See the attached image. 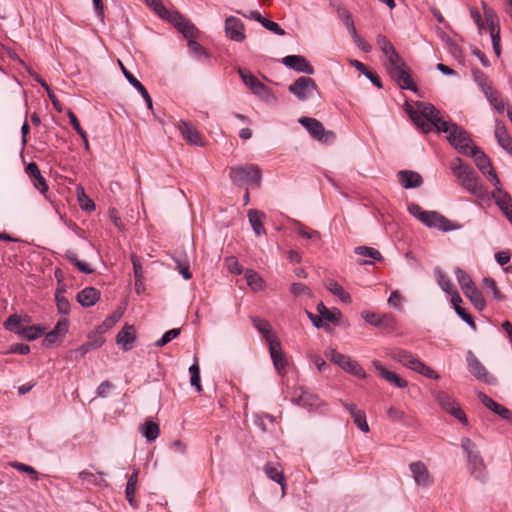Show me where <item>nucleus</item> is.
Returning a JSON list of instances; mask_svg holds the SVG:
<instances>
[{"instance_id":"f257e3e1","label":"nucleus","mask_w":512,"mask_h":512,"mask_svg":"<svg viewBox=\"0 0 512 512\" xmlns=\"http://www.w3.org/2000/svg\"><path fill=\"white\" fill-rule=\"evenodd\" d=\"M451 169L454 176L461 182L463 188L479 198L484 197V187L470 166L464 164L460 158H456L452 163Z\"/></svg>"},{"instance_id":"f03ea898","label":"nucleus","mask_w":512,"mask_h":512,"mask_svg":"<svg viewBox=\"0 0 512 512\" xmlns=\"http://www.w3.org/2000/svg\"><path fill=\"white\" fill-rule=\"evenodd\" d=\"M461 447L466 453L470 475L481 483H486L488 478L487 467L475 443L470 438L461 440Z\"/></svg>"},{"instance_id":"7ed1b4c3","label":"nucleus","mask_w":512,"mask_h":512,"mask_svg":"<svg viewBox=\"0 0 512 512\" xmlns=\"http://www.w3.org/2000/svg\"><path fill=\"white\" fill-rule=\"evenodd\" d=\"M229 178L236 186H252L259 188L262 181L261 169L256 164L236 165L230 167Z\"/></svg>"},{"instance_id":"20e7f679","label":"nucleus","mask_w":512,"mask_h":512,"mask_svg":"<svg viewBox=\"0 0 512 512\" xmlns=\"http://www.w3.org/2000/svg\"><path fill=\"white\" fill-rule=\"evenodd\" d=\"M325 356L329 358V360L332 363L338 365L347 373H350L351 375L356 376L360 379L366 378L367 375L363 368L358 364V362L353 360L350 356L339 353L333 348H329L325 352Z\"/></svg>"},{"instance_id":"39448f33","label":"nucleus","mask_w":512,"mask_h":512,"mask_svg":"<svg viewBox=\"0 0 512 512\" xmlns=\"http://www.w3.org/2000/svg\"><path fill=\"white\" fill-rule=\"evenodd\" d=\"M298 122L319 142L331 144L336 139V134L331 130H325L323 124L316 118L301 117Z\"/></svg>"},{"instance_id":"423d86ee","label":"nucleus","mask_w":512,"mask_h":512,"mask_svg":"<svg viewBox=\"0 0 512 512\" xmlns=\"http://www.w3.org/2000/svg\"><path fill=\"white\" fill-rule=\"evenodd\" d=\"M474 159L478 169L487 177V179L496 187L500 186V180L492 166L489 157L476 145H472L468 155Z\"/></svg>"},{"instance_id":"0eeeda50","label":"nucleus","mask_w":512,"mask_h":512,"mask_svg":"<svg viewBox=\"0 0 512 512\" xmlns=\"http://www.w3.org/2000/svg\"><path fill=\"white\" fill-rule=\"evenodd\" d=\"M446 139L463 155H468V151L471 149L472 145H474L470 134L458 124L452 125V130L450 134L446 136Z\"/></svg>"},{"instance_id":"6e6552de","label":"nucleus","mask_w":512,"mask_h":512,"mask_svg":"<svg viewBox=\"0 0 512 512\" xmlns=\"http://www.w3.org/2000/svg\"><path fill=\"white\" fill-rule=\"evenodd\" d=\"M434 395L435 399L437 400L438 404L441 406L443 410L454 416L464 425L468 424V419L464 411L456 403L455 399L450 394L444 391H438Z\"/></svg>"},{"instance_id":"1a4fd4ad","label":"nucleus","mask_w":512,"mask_h":512,"mask_svg":"<svg viewBox=\"0 0 512 512\" xmlns=\"http://www.w3.org/2000/svg\"><path fill=\"white\" fill-rule=\"evenodd\" d=\"M298 100L305 101L314 91H318V86L314 79L306 76L297 78L288 88Z\"/></svg>"},{"instance_id":"9d476101","label":"nucleus","mask_w":512,"mask_h":512,"mask_svg":"<svg viewBox=\"0 0 512 512\" xmlns=\"http://www.w3.org/2000/svg\"><path fill=\"white\" fill-rule=\"evenodd\" d=\"M421 222L429 228H437L444 232L460 228L459 224L450 221L436 211H426L421 218Z\"/></svg>"},{"instance_id":"9b49d317","label":"nucleus","mask_w":512,"mask_h":512,"mask_svg":"<svg viewBox=\"0 0 512 512\" xmlns=\"http://www.w3.org/2000/svg\"><path fill=\"white\" fill-rule=\"evenodd\" d=\"M467 363L469 372L475 378L486 384L496 383V378L488 373L485 366L479 361L472 351H468L467 353Z\"/></svg>"},{"instance_id":"f8f14e48","label":"nucleus","mask_w":512,"mask_h":512,"mask_svg":"<svg viewBox=\"0 0 512 512\" xmlns=\"http://www.w3.org/2000/svg\"><path fill=\"white\" fill-rule=\"evenodd\" d=\"M243 22L234 16H229L225 20L226 36L235 42H243L246 38Z\"/></svg>"},{"instance_id":"ddd939ff","label":"nucleus","mask_w":512,"mask_h":512,"mask_svg":"<svg viewBox=\"0 0 512 512\" xmlns=\"http://www.w3.org/2000/svg\"><path fill=\"white\" fill-rule=\"evenodd\" d=\"M281 62L288 68L308 75L314 74L313 66L302 55H287L282 58Z\"/></svg>"},{"instance_id":"4468645a","label":"nucleus","mask_w":512,"mask_h":512,"mask_svg":"<svg viewBox=\"0 0 512 512\" xmlns=\"http://www.w3.org/2000/svg\"><path fill=\"white\" fill-rule=\"evenodd\" d=\"M492 198L495 200L496 205L504 213L507 219L512 223V197L504 191L500 186H496L492 192Z\"/></svg>"},{"instance_id":"2eb2a0df","label":"nucleus","mask_w":512,"mask_h":512,"mask_svg":"<svg viewBox=\"0 0 512 512\" xmlns=\"http://www.w3.org/2000/svg\"><path fill=\"white\" fill-rule=\"evenodd\" d=\"M177 127L182 137L186 140L188 144L204 146L202 135L192 124H190L187 121L180 120Z\"/></svg>"},{"instance_id":"dca6fc26","label":"nucleus","mask_w":512,"mask_h":512,"mask_svg":"<svg viewBox=\"0 0 512 512\" xmlns=\"http://www.w3.org/2000/svg\"><path fill=\"white\" fill-rule=\"evenodd\" d=\"M238 74L244 84L251 90L253 94L261 97L264 93L269 92L268 87L260 82L258 78L251 74L248 70L244 68H238Z\"/></svg>"},{"instance_id":"f3484780","label":"nucleus","mask_w":512,"mask_h":512,"mask_svg":"<svg viewBox=\"0 0 512 512\" xmlns=\"http://www.w3.org/2000/svg\"><path fill=\"white\" fill-rule=\"evenodd\" d=\"M120 69L127 81L142 95L149 110L153 111V101L144 85L118 60Z\"/></svg>"},{"instance_id":"a211bd4d","label":"nucleus","mask_w":512,"mask_h":512,"mask_svg":"<svg viewBox=\"0 0 512 512\" xmlns=\"http://www.w3.org/2000/svg\"><path fill=\"white\" fill-rule=\"evenodd\" d=\"M388 73L401 89L411 90L413 92L417 91V86L414 84L408 73L407 65L398 69L391 70Z\"/></svg>"},{"instance_id":"6ab92c4d","label":"nucleus","mask_w":512,"mask_h":512,"mask_svg":"<svg viewBox=\"0 0 512 512\" xmlns=\"http://www.w3.org/2000/svg\"><path fill=\"white\" fill-rule=\"evenodd\" d=\"M269 352L274 367L281 375H284L286 373L288 362L278 340H275L269 344Z\"/></svg>"},{"instance_id":"aec40b11","label":"nucleus","mask_w":512,"mask_h":512,"mask_svg":"<svg viewBox=\"0 0 512 512\" xmlns=\"http://www.w3.org/2000/svg\"><path fill=\"white\" fill-rule=\"evenodd\" d=\"M409 468L417 485L427 487L432 483L429 471L423 462H412Z\"/></svg>"},{"instance_id":"412c9836","label":"nucleus","mask_w":512,"mask_h":512,"mask_svg":"<svg viewBox=\"0 0 512 512\" xmlns=\"http://www.w3.org/2000/svg\"><path fill=\"white\" fill-rule=\"evenodd\" d=\"M478 398L486 408L490 409L501 418L512 422V411H510L508 408L498 404L483 392L478 393Z\"/></svg>"},{"instance_id":"4be33fe9","label":"nucleus","mask_w":512,"mask_h":512,"mask_svg":"<svg viewBox=\"0 0 512 512\" xmlns=\"http://www.w3.org/2000/svg\"><path fill=\"white\" fill-rule=\"evenodd\" d=\"M372 364L375 370L378 372L379 376L386 380L387 382L395 385L398 388L407 387L408 383L405 379L401 378L396 373L386 369L379 360H374Z\"/></svg>"},{"instance_id":"5701e85b","label":"nucleus","mask_w":512,"mask_h":512,"mask_svg":"<svg viewBox=\"0 0 512 512\" xmlns=\"http://www.w3.org/2000/svg\"><path fill=\"white\" fill-rule=\"evenodd\" d=\"M494 134L498 144L510 155H512V137L508 133L505 124L499 119L495 120Z\"/></svg>"},{"instance_id":"b1692460","label":"nucleus","mask_w":512,"mask_h":512,"mask_svg":"<svg viewBox=\"0 0 512 512\" xmlns=\"http://www.w3.org/2000/svg\"><path fill=\"white\" fill-rule=\"evenodd\" d=\"M397 175L401 186L405 189L417 188L423 183L421 175L415 171L401 170Z\"/></svg>"},{"instance_id":"393cba45","label":"nucleus","mask_w":512,"mask_h":512,"mask_svg":"<svg viewBox=\"0 0 512 512\" xmlns=\"http://www.w3.org/2000/svg\"><path fill=\"white\" fill-rule=\"evenodd\" d=\"M135 339L134 327L128 324H125L116 336L117 344L120 345L124 351L132 349Z\"/></svg>"},{"instance_id":"a878e982","label":"nucleus","mask_w":512,"mask_h":512,"mask_svg":"<svg viewBox=\"0 0 512 512\" xmlns=\"http://www.w3.org/2000/svg\"><path fill=\"white\" fill-rule=\"evenodd\" d=\"M77 302L83 307H91L100 299V291L95 287H86L77 294Z\"/></svg>"},{"instance_id":"bb28decb","label":"nucleus","mask_w":512,"mask_h":512,"mask_svg":"<svg viewBox=\"0 0 512 512\" xmlns=\"http://www.w3.org/2000/svg\"><path fill=\"white\" fill-rule=\"evenodd\" d=\"M329 6L337 14L346 28H349L350 25H354L351 13L341 0H329Z\"/></svg>"},{"instance_id":"cd10ccee","label":"nucleus","mask_w":512,"mask_h":512,"mask_svg":"<svg viewBox=\"0 0 512 512\" xmlns=\"http://www.w3.org/2000/svg\"><path fill=\"white\" fill-rule=\"evenodd\" d=\"M315 396L305 391L302 387L294 388L291 401L302 407H312L315 404Z\"/></svg>"},{"instance_id":"c85d7f7f","label":"nucleus","mask_w":512,"mask_h":512,"mask_svg":"<svg viewBox=\"0 0 512 512\" xmlns=\"http://www.w3.org/2000/svg\"><path fill=\"white\" fill-rule=\"evenodd\" d=\"M251 321L253 326L263 335L268 344L277 340L271 329V325L267 320L254 316L251 317Z\"/></svg>"},{"instance_id":"c756f323","label":"nucleus","mask_w":512,"mask_h":512,"mask_svg":"<svg viewBox=\"0 0 512 512\" xmlns=\"http://www.w3.org/2000/svg\"><path fill=\"white\" fill-rule=\"evenodd\" d=\"M317 312L321 315L322 320L337 324L341 318V311L338 308L328 309L323 302L317 304Z\"/></svg>"},{"instance_id":"7c9ffc66","label":"nucleus","mask_w":512,"mask_h":512,"mask_svg":"<svg viewBox=\"0 0 512 512\" xmlns=\"http://www.w3.org/2000/svg\"><path fill=\"white\" fill-rule=\"evenodd\" d=\"M249 222L253 228V231L257 236L265 233V229L262 224V220L265 218V214L256 209H250L248 211Z\"/></svg>"},{"instance_id":"2f4dec72","label":"nucleus","mask_w":512,"mask_h":512,"mask_svg":"<svg viewBox=\"0 0 512 512\" xmlns=\"http://www.w3.org/2000/svg\"><path fill=\"white\" fill-rule=\"evenodd\" d=\"M173 260L176 263V268L179 273L185 280H189L192 278V273L190 272V262L186 255H182L179 251H176V254L173 256Z\"/></svg>"},{"instance_id":"473e14b6","label":"nucleus","mask_w":512,"mask_h":512,"mask_svg":"<svg viewBox=\"0 0 512 512\" xmlns=\"http://www.w3.org/2000/svg\"><path fill=\"white\" fill-rule=\"evenodd\" d=\"M325 287L333 295L337 296L343 303H351V296L344 288L335 280L329 279Z\"/></svg>"},{"instance_id":"72a5a7b5","label":"nucleus","mask_w":512,"mask_h":512,"mask_svg":"<svg viewBox=\"0 0 512 512\" xmlns=\"http://www.w3.org/2000/svg\"><path fill=\"white\" fill-rule=\"evenodd\" d=\"M417 108L420 110L421 119L427 120L431 124L439 117V110L434 105L425 102H417Z\"/></svg>"},{"instance_id":"f704fd0d","label":"nucleus","mask_w":512,"mask_h":512,"mask_svg":"<svg viewBox=\"0 0 512 512\" xmlns=\"http://www.w3.org/2000/svg\"><path fill=\"white\" fill-rule=\"evenodd\" d=\"M140 432L148 442H152L159 436L160 428L156 422L147 420L140 426Z\"/></svg>"},{"instance_id":"c9c22d12","label":"nucleus","mask_w":512,"mask_h":512,"mask_svg":"<svg viewBox=\"0 0 512 512\" xmlns=\"http://www.w3.org/2000/svg\"><path fill=\"white\" fill-rule=\"evenodd\" d=\"M17 334L23 339L33 341L44 334V329L36 325L22 326L17 329Z\"/></svg>"},{"instance_id":"e433bc0d","label":"nucleus","mask_w":512,"mask_h":512,"mask_svg":"<svg viewBox=\"0 0 512 512\" xmlns=\"http://www.w3.org/2000/svg\"><path fill=\"white\" fill-rule=\"evenodd\" d=\"M264 471L269 479H271L274 482L281 485V489L284 494L285 488H286V483H285V476H284L283 472L280 471L277 467H275L271 463H268L265 465Z\"/></svg>"},{"instance_id":"4c0bfd02","label":"nucleus","mask_w":512,"mask_h":512,"mask_svg":"<svg viewBox=\"0 0 512 512\" xmlns=\"http://www.w3.org/2000/svg\"><path fill=\"white\" fill-rule=\"evenodd\" d=\"M454 273L463 293L471 290L476 286L470 275L466 273L462 268L456 267Z\"/></svg>"},{"instance_id":"58836bf2","label":"nucleus","mask_w":512,"mask_h":512,"mask_svg":"<svg viewBox=\"0 0 512 512\" xmlns=\"http://www.w3.org/2000/svg\"><path fill=\"white\" fill-rule=\"evenodd\" d=\"M362 317L365 319L367 323L373 326H381L393 321V318L388 314L364 312L362 313Z\"/></svg>"},{"instance_id":"ea45409f","label":"nucleus","mask_w":512,"mask_h":512,"mask_svg":"<svg viewBox=\"0 0 512 512\" xmlns=\"http://www.w3.org/2000/svg\"><path fill=\"white\" fill-rule=\"evenodd\" d=\"M350 63L358 71L363 73L377 88H382V82L379 76L376 73L368 70V68L362 62L358 60H351Z\"/></svg>"},{"instance_id":"a19ab883","label":"nucleus","mask_w":512,"mask_h":512,"mask_svg":"<svg viewBox=\"0 0 512 512\" xmlns=\"http://www.w3.org/2000/svg\"><path fill=\"white\" fill-rule=\"evenodd\" d=\"M464 295L469 298L471 303L478 311H483L486 307V302L482 293L478 290L477 286L473 287L471 290L466 291Z\"/></svg>"},{"instance_id":"79ce46f5","label":"nucleus","mask_w":512,"mask_h":512,"mask_svg":"<svg viewBox=\"0 0 512 512\" xmlns=\"http://www.w3.org/2000/svg\"><path fill=\"white\" fill-rule=\"evenodd\" d=\"M30 75L34 78L35 81H37L47 92L48 94V97L49 99L51 100L54 108L58 111V112H62V104L60 103V101L57 99L56 95L54 94V92L51 90L50 86L47 84V82L45 80H43L38 74L36 73H32V72H29Z\"/></svg>"},{"instance_id":"37998d69","label":"nucleus","mask_w":512,"mask_h":512,"mask_svg":"<svg viewBox=\"0 0 512 512\" xmlns=\"http://www.w3.org/2000/svg\"><path fill=\"white\" fill-rule=\"evenodd\" d=\"M64 257L73 265H75L77 269L82 273L92 274L94 272V269H92L87 263L78 259L77 254L73 250H67L64 254Z\"/></svg>"},{"instance_id":"c03bdc74","label":"nucleus","mask_w":512,"mask_h":512,"mask_svg":"<svg viewBox=\"0 0 512 512\" xmlns=\"http://www.w3.org/2000/svg\"><path fill=\"white\" fill-rule=\"evenodd\" d=\"M389 355L393 360L401 363L406 367H409L414 359V356L410 352L400 348L391 349Z\"/></svg>"},{"instance_id":"a18cd8bd","label":"nucleus","mask_w":512,"mask_h":512,"mask_svg":"<svg viewBox=\"0 0 512 512\" xmlns=\"http://www.w3.org/2000/svg\"><path fill=\"white\" fill-rule=\"evenodd\" d=\"M177 30L188 41L196 39L200 34V31L198 30V28L188 19H186V21L180 27H178Z\"/></svg>"},{"instance_id":"49530a36","label":"nucleus","mask_w":512,"mask_h":512,"mask_svg":"<svg viewBox=\"0 0 512 512\" xmlns=\"http://www.w3.org/2000/svg\"><path fill=\"white\" fill-rule=\"evenodd\" d=\"M245 279L247 284L251 289L258 291L263 287V279L261 276L252 269H247L244 272Z\"/></svg>"},{"instance_id":"de8ad7c7","label":"nucleus","mask_w":512,"mask_h":512,"mask_svg":"<svg viewBox=\"0 0 512 512\" xmlns=\"http://www.w3.org/2000/svg\"><path fill=\"white\" fill-rule=\"evenodd\" d=\"M434 274L437 280L438 285L441 287V289L445 293H450L453 289H455L454 285L452 284L451 280L448 278V276L438 267L434 269Z\"/></svg>"},{"instance_id":"09e8293b","label":"nucleus","mask_w":512,"mask_h":512,"mask_svg":"<svg viewBox=\"0 0 512 512\" xmlns=\"http://www.w3.org/2000/svg\"><path fill=\"white\" fill-rule=\"evenodd\" d=\"M131 261L133 264V271H134V277H135V289L136 292L139 294L138 285H142L144 275H143V268L140 263V260L136 254L131 255Z\"/></svg>"},{"instance_id":"8fccbe9b","label":"nucleus","mask_w":512,"mask_h":512,"mask_svg":"<svg viewBox=\"0 0 512 512\" xmlns=\"http://www.w3.org/2000/svg\"><path fill=\"white\" fill-rule=\"evenodd\" d=\"M159 17L173 24L176 29L186 21V18L178 11H169L168 9H166V13H161Z\"/></svg>"},{"instance_id":"3c124183","label":"nucleus","mask_w":512,"mask_h":512,"mask_svg":"<svg viewBox=\"0 0 512 512\" xmlns=\"http://www.w3.org/2000/svg\"><path fill=\"white\" fill-rule=\"evenodd\" d=\"M376 44L382 51V53L385 55V57L391 55L396 51L393 44L390 42V40L383 34H378L376 36Z\"/></svg>"},{"instance_id":"603ef678","label":"nucleus","mask_w":512,"mask_h":512,"mask_svg":"<svg viewBox=\"0 0 512 512\" xmlns=\"http://www.w3.org/2000/svg\"><path fill=\"white\" fill-rule=\"evenodd\" d=\"M388 418L393 422H400L404 425H409L410 421L408 416L399 408L390 407L387 410Z\"/></svg>"},{"instance_id":"864d4df0","label":"nucleus","mask_w":512,"mask_h":512,"mask_svg":"<svg viewBox=\"0 0 512 512\" xmlns=\"http://www.w3.org/2000/svg\"><path fill=\"white\" fill-rule=\"evenodd\" d=\"M77 196L80 207L85 211H94L95 203L85 194L83 187H77Z\"/></svg>"},{"instance_id":"5fc2aeb1","label":"nucleus","mask_w":512,"mask_h":512,"mask_svg":"<svg viewBox=\"0 0 512 512\" xmlns=\"http://www.w3.org/2000/svg\"><path fill=\"white\" fill-rule=\"evenodd\" d=\"M103 475V472H98V475L88 471H82L79 473V477L88 483L106 486L105 480L102 478Z\"/></svg>"},{"instance_id":"6e6d98bb","label":"nucleus","mask_w":512,"mask_h":512,"mask_svg":"<svg viewBox=\"0 0 512 512\" xmlns=\"http://www.w3.org/2000/svg\"><path fill=\"white\" fill-rule=\"evenodd\" d=\"M189 373H190V384L191 386L195 387V389L200 392L202 390L201 386V380H200V368L195 361L190 367H189Z\"/></svg>"},{"instance_id":"4d7b16f0","label":"nucleus","mask_w":512,"mask_h":512,"mask_svg":"<svg viewBox=\"0 0 512 512\" xmlns=\"http://www.w3.org/2000/svg\"><path fill=\"white\" fill-rule=\"evenodd\" d=\"M386 60H387L386 69L388 72L391 70L406 66L405 61L403 60V58L399 55V53L397 51H395L391 55L387 56Z\"/></svg>"},{"instance_id":"13d9d810","label":"nucleus","mask_w":512,"mask_h":512,"mask_svg":"<svg viewBox=\"0 0 512 512\" xmlns=\"http://www.w3.org/2000/svg\"><path fill=\"white\" fill-rule=\"evenodd\" d=\"M10 465L19 472L27 473L33 482L38 481V472L32 466L17 461L11 462Z\"/></svg>"},{"instance_id":"bf43d9fd","label":"nucleus","mask_w":512,"mask_h":512,"mask_svg":"<svg viewBox=\"0 0 512 512\" xmlns=\"http://www.w3.org/2000/svg\"><path fill=\"white\" fill-rule=\"evenodd\" d=\"M348 32L351 34L355 44L364 52L368 53L371 51V45L368 44L366 41H364L358 34L355 24L350 25L349 28H347Z\"/></svg>"},{"instance_id":"052dcab7","label":"nucleus","mask_w":512,"mask_h":512,"mask_svg":"<svg viewBox=\"0 0 512 512\" xmlns=\"http://www.w3.org/2000/svg\"><path fill=\"white\" fill-rule=\"evenodd\" d=\"M123 312L120 310H117L113 312L109 317H107L104 322L99 325V329H101V333L106 332L107 330L111 329L122 317Z\"/></svg>"},{"instance_id":"680f3d73","label":"nucleus","mask_w":512,"mask_h":512,"mask_svg":"<svg viewBox=\"0 0 512 512\" xmlns=\"http://www.w3.org/2000/svg\"><path fill=\"white\" fill-rule=\"evenodd\" d=\"M355 254L370 257L374 260L380 261L382 260L381 253L375 248L368 246H358L355 248Z\"/></svg>"},{"instance_id":"e2e57ef3","label":"nucleus","mask_w":512,"mask_h":512,"mask_svg":"<svg viewBox=\"0 0 512 512\" xmlns=\"http://www.w3.org/2000/svg\"><path fill=\"white\" fill-rule=\"evenodd\" d=\"M22 321L28 322V317L25 316L24 319H22L17 314H13L8 317V319L4 323V326L7 330L17 333V329L23 326L21 324Z\"/></svg>"},{"instance_id":"0e129e2a","label":"nucleus","mask_w":512,"mask_h":512,"mask_svg":"<svg viewBox=\"0 0 512 512\" xmlns=\"http://www.w3.org/2000/svg\"><path fill=\"white\" fill-rule=\"evenodd\" d=\"M189 51L198 59L208 58L207 51L195 39L188 41Z\"/></svg>"},{"instance_id":"69168bd1","label":"nucleus","mask_w":512,"mask_h":512,"mask_svg":"<svg viewBox=\"0 0 512 512\" xmlns=\"http://www.w3.org/2000/svg\"><path fill=\"white\" fill-rule=\"evenodd\" d=\"M180 332H181L180 328H174V329L168 330L167 332L164 333V335L159 340H157L155 342V346H157V347L165 346L170 341L175 339L180 334Z\"/></svg>"},{"instance_id":"338daca9","label":"nucleus","mask_w":512,"mask_h":512,"mask_svg":"<svg viewBox=\"0 0 512 512\" xmlns=\"http://www.w3.org/2000/svg\"><path fill=\"white\" fill-rule=\"evenodd\" d=\"M483 283L485 285V287H487L488 289H490L493 293V297L497 300V301H503L505 299V296L501 293V291L498 289L497 285H496V282L493 278L491 277H485L483 279Z\"/></svg>"},{"instance_id":"774afa93","label":"nucleus","mask_w":512,"mask_h":512,"mask_svg":"<svg viewBox=\"0 0 512 512\" xmlns=\"http://www.w3.org/2000/svg\"><path fill=\"white\" fill-rule=\"evenodd\" d=\"M355 425L364 433L369 432V426L366 421V414L363 410H360L352 416Z\"/></svg>"}]
</instances>
